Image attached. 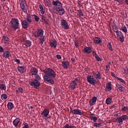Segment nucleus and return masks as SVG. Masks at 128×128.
I'll use <instances>...</instances> for the list:
<instances>
[{
  "label": "nucleus",
  "instance_id": "nucleus-49",
  "mask_svg": "<svg viewBox=\"0 0 128 128\" xmlns=\"http://www.w3.org/2000/svg\"><path fill=\"white\" fill-rule=\"evenodd\" d=\"M63 128H70V124H66L64 127Z\"/></svg>",
  "mask_w": 128,
  "mask_h": 128
},
{
  "label": "nucleus",
  "instance_id": "nucleus-17",
  "mask_svg": "<svg viewBox=\"0 0 128 128\" xmlns=\"http://www.w3.org/2000/svg\"><path fill=\"white\" fill-rule=\"evenodd\" d=\"M58 45V42H56V40H54L52 42H50V46L52 48H56V46Z\"/></svg>",
  "mask_w": 128,
  "mask_h": 128
},
{
  "label": "nucleus",
  "instance_id": "nucleus-11",
  "mask_svg": "<svg viewBox=\"0 0 128 128\" xmlns=\"http://www.w3.org/2000/svg\"><path fill=\"white\" fill-rule=\"evenodd\" d=\"M116 34L121 42H124V36L121 31H117Z\"/></svg>",
  "mask_w": 128,
  "mask_h": 128
},
{
  "label": "nucleus",
  "instance_id": "nucleus-33",
  "mask_svg": "<svg viewBox=\"0 0 128 128\" xmlns=\"http://www.w3.org/2000/svg\"><path fill=\"white\" fill-rule=\"evenodd\" d=\"M116 80H119V82H122V84H124V86H126V83L125 82V81H124L123 80L122 78L117 77Z\"/></svg>",
  "mask_w": 128,
  "mask_h": 128
},
{
  "label": "nucleus",
  "instance_id": "nucleus-28",
  "mask_svg": "<svg viewBox=\"0 0 128 128\" xmlns=\"http://www.w3.org/2000/svg\"><path fill=\"white\" fill-rule=\"evenodd\" d=\"M18 70L20 72H24V70H26V67L24 66H19L18 67Z\"/></svg>",
  "mask_w": 128,
  "mask_h": 128
},
{
  "label": "nucleus",
  "instance_id": "nucleus-43",
  "mask_svg": "<svg viewBox=\"0 0 128 128\" xmlns=\"http://www.w3.org/2000/svg\"><path fill=\"white\" fill-rule=\"evenodd\" d=\"M44 40H46V39H44V36H42L40 39V44H44Z\"/></svg>",
  "mask_w": 128,
  "mask_h": 128
},
{
  "label": "nucleus",
  "instance_id": "nucleus-54",
  "mask_svg": "<svg viewBox=\"0 0 128 128\" xmlns=\"http://www.w3.org/2000/svg\"><path fill=\"white\" fill-rule=\"evenodd\" d=\"M15 62H17V64H20V60L18 59H15Z\"/></svg>",
  "mask_w": 128,
  "mask_h": 128
},
{
  "label": "nucleus",
  "instance_id": "nucleus-46",
  "mask_svg": "<svg viewBox=\"0 0 128 128\" xmlns=\"http://www.w3.org/2000/svg\"><path fill=\"white\" fill-rule=\"evenodd\" d=\"M128 110V106H124L122 109V112H126V110Z\"/></svg>",
  "mask_w": 128,
  "mask_h": 128
},
{
  "label": "nucleus",
  "instance_id": "nucleus-50",
  "mask_svg": "<svg viewBox=\"0 0 128 128\" xmlns=\"http://www.w3.org/2000/svg\"><path fill=\"white\" fill-rule=\"evenodd\" d=\"M23 128H28V124L26 123L24 124Z\"/></svg>",
  "mask_w": 128,
  "mask_h": 128
},
{
  "label": "nucleus",
  "instance_id": "nucleus-25",
  "mask_svg": "<svg viewBox=\"0 0 128 128\" xmlns=\"http://www.w3.org/2000/svg\"><path fill=\"white\" fill-rule=\"evenodd\" d=\"M20 122V118H16L13 121V124L16 127L18 126V122Z\"/></svg>",
  "mask_w": 128,
  "mask_h": 128
},
{
  "label": "nucleus",
  "instance_id": "nucleus-36",
  "mask_svg": "<svg viewBox=\"0 0 128 128\" xmlns=\"http://www.w3.org/2000/svg\"><path fill=\"white\" fill-rule=\"evenodd\" d=\"M1 98H2V100H6V98H8V94H2L1 95Z\"/></svg>",
  "mask_w": 128,
  "mask_h": 128
},
{
  "label": "nucleus",
  "instance_id": "nucleus-1",
  "mask_svg": "<svg viewBox=\"0 0 128 128\" xmlns=\"http://www.w3.org/2000/svg\"><path fill=\"white\" fill-rule=\"evenodd\" d=\"M43 72L45 74L44 76V80L51 84H54V82L52 78H54L56 76V74L54 70L50 68H48L46 70H43Z\"/></svg>",
  "mask_w": 128,
  "mask_h": 128
},
{
  "label": "nucleus",
  "instance_id": "nucleus-32",
  "mask_svg": "<svg viewBox=\"0 0 128 128\" xmlns=\"http://www.w3.org/2000/svg\"><path fill=\"white\" fill-rule=\"evenodd\" d=\"M16 92L17 94H22L24 92V89L22 88H19L16 90Z\"/></svg>",
  "mask_w": 128,
  "mask_h": 128
},
{
  "label": "nucleus",
  "instance_id": "nucleus-59",
  "mask_svg": "<svg viewBox=\"0 0 128 128\" xmlns=\"http://www.w3.org/2000/svg\"><path fill=\"white\" fill-rule=\"evenodd\" d=\"M112 76H113V78H116V74L114 72L111 73Z\"/></svg>",
  "mask_w": 128,
  "mask_h": 128
},
{
  "label": "nucleus",
  "instance_id": "nucleus-57",
  "mask_svg": "<svg viewBox=\"0 0 128 128\" xmlns=\"http://www.w3.org/2000/svg\"><path fill=\"white\" fill-rule=\"evenodd\" d=\"M70 128H76V127L74 125L70 124Z\"/></svg>",
  "mask_w": 128,
  "mask_h": 128
},
{
  "label": "nucleus",
  "instance_id": "nucleus-26",
  "mask_svg": "<svg viewBox=\"0 0 128 128\" xmlns=\"http://www.w3.org/2000/svg\"><path fill=\"white\" fill-rule=\"evenodd\" d=\"M94 44H102V39L98 37H95V38L94 39Z\"/></svg>",
  "mask_w": 128,
  "mask_h": 128
},
{
  "label": "nucleus",
  "instance_id": "nucleus-39",
  "mask_svg": "<svg viewBox=\"0 0 128 128\" xmlns=\"http://www.w3.org/2000/svg\"><path fill=\"white\" fill-rule=\"evenodd\" d=\"M91 120H93L94 123L96 122V120H98V118L96 116H92L90 118Z\"/></svg>",
  "mask_w": 128,
  "mask_h": 128
},
{
  "label": "nucleus",
  "instance_id": "nucleus-5",
  "mask_svg": "<svg viewBox=\"0 0 128 128\" xmlns=\"http://www.w3.org/2000/svg\"><path fill=\"white\" fill-rule=\"evenodd\" d=\"M60 27L62 30H68L70 28V25H68V23L66 20L63 19L60 21Z\"/></svg>",
  "mask_w": 128,
  "mask_h": 128
},
{
  "label": "nucleus",
  "instance_id": "nucleus-52",
  "mask_svg": "<svg viewBox=\"0 0 128 128\" xmlns=\"http://www.w3.org/2000/svg\"><path fill=\"white\" fill-rule=\"evenodd\" d=\"M44 2H46V4H50V0H44Z\"/></svg>",
  "mask_w": 128,
  "mask_h": 128
},
{
  "label": "nucleus",
  "instance_id": "nucleus-35",
  "mask_svg": "<svg viewBox=\"0 0 128 128\" xmlns=\"http://www.w3.org/2000/svg\"><path fill=\"white\" fill-rule=\"evenodd\" d=\"M107 46H108L109 50H111V52H112L114 50V49L112 48V43L109 42Z\"/></svg>",
  "mask_w": 128,
  "mask_h": 128
},
{
  "label": "nucleus",
  "instance_id": "nucleus-37",
  "mask_svg": "<svg viewBox=\"0 0 128 128\" xmlns=\"http://www.w3.org/2000/svg\"><path fill=\"white\" fill-rule=\"evenodd\" d=\"M123 74H128V66H126L123 70Z\"/></svg>",
  "mask_w": 128,
  "mask_h": 128
},
{
  "label": "nucleus",
  "instance_id": "nucleus-51",
  "mask_svg": "<svg viewBox=\"0 0 128 128\" xmlns=\"http://www.w3.org/2000/svg\"><path fill=\"white\" fill-rule=\"evenodd\" d=\"M4 52V48L2 47V46H0V52L2 53Z\"/></svg>",
  "mask_w": 128,
  "mask_h": 128
},
{
  "label": "nucleus",
  "instance_id": "nucleus-44",
  "mask_svg": "<svg viewBox=\"0 0 128 128\" xmlns=\"http://www.w3.org/2000/svg\"><path fill=\"white\" fill-rule=\"evenodd\" d=\"M95 58L98 62H102V59L100 58L98 54L95 56Z\"/></svg>",
  "mask_w": 128,
  "mask_h": 128
},
{
  "label": "nucleus",
  "instance_id": "nucleus-63",
  "mask_svg": "<svg viewBox=\"0 0 128 128\" xmlns=\"http://www.w3.org/2000/svg\"><path fill=\"white\" fill-rule=\"evenodd\" d=\"M106 70H108V65H106Z\"/></svg>",
  "mask_w": 128,
  "mask_h": 128
},
{
  "label": "nucleus",
  "instance_id": "nucleus-4",
  "mask_svg": "<svg viewBox=\"0 0 128 128\" xmlns=\"http://www.w3.org/2000/svg\"><path fill=\"white\" fill-rule=\"evenodd\" d=\"M128 120V115L124 114L122 116L117 118L116 122L118 124H124V120Z\"/></svg>",
  "mask_w": 128,
  "mask_h": 128
},
{
  "label": "nucleus",
  "instance_id": "nucleus-64",
  "mask_svg": "<svg viewBox=\"0 0 128 128\" xmlns=\"http://www.w3.org/2000/svg\"><path fill=\"white\" fill-rule=\"evenodd\" d=\"M120 113L119 112V113H118L117 114H116V116H118V114H120Z\"/></svg>",
  "mask_w": 128,
  "mask_h": 128
},
{
  "label": "nucleus",
  "instance_id": "nucleus-23",
  "mask_svg": "<svg viewBox=\"0 0 128 128\" xmlns=\"http://www.w3.org/2000/svg\"><path fill=\"white\" fill-rule=\"evenodd\" d=\"M83 52L86 54H90V52H92V48L86 47L84 48Z\"/></svg>",
  "mask_w": 128,
  "mask_h": 128
},
{
  "label": "nucleus",
  "instance_id": "nucleus-27",
  "mask_svg": "<svg viewBox=\"0 0 128 128\" xmlns=\"http://www.w3.org/2000/svg\"><path fill=\"white\" fill-rule=\"evenodd\" d=\"M120 30L123 32H124V34H126V32H128V28L125 25L122 24V27L120 28Z\"/></svg>",
  "mask_w": 128,
  "mask_h": 128
},
{
  "label": "nucleus",
  "instance_id": "nucleus-15",
  "mask_svg": "<svg viewBox=\"0 0 128 128\" xmlns=\"http://www.w3.org/2000/svg\"><path fill=\"white\" fill-rule=\"evenodd\" d=\"M38 72V69H36V68H32L31 69L30 74H32V76H36Z\"/></svg>",
  "mask_w": 128,
  "mask_h": 128
},
{
  "label": "nucleus",
  "instance_id": "nucleus-2",
  "mask_svg": "<svg viewBox=\"0 0 128 128\" xmlns=\"http://www.w3.org/2000/svg\"><path fill=\"white\" fill-rule=\"evenodd\" d=\"M52 4L53 6H55L54 7V10L56 14H59V16H62L64 12H66V10L62 6V2H60V1L56 0H53L52 2Z\"/></svg>",
  "mask_w": 128,
  "mask_h": 128
},
{
  "label": "nucleus",
  "instance_id": "nucleus-60",
  "mask_svg": "<svg viewBox=\"0 0 128 128\" xmlns=\"http://www.w3.org/2000/svg\"><path fill=\"white\" fill-rule=\"evenodd\" d=\"M75 46H78V42H75Z\"/></svg>",
  "mask_w": 128,
  "mask_h": 128
},
{
  "label": "nucleus",
  "instance_id": "nucleus-45",
  "mask_svg": "<svg viewBox=\"0 0 128 128\" xmlns=\"http://www.w3.org/2000/svg\"><path fill=\"white\" fill-rule=\"evenodd\" d=\"M2 38L5 42H8L9 39H8V36H4Z\"/></svg>",
  "mask_w": 128,
  "mask_h": 128
},
{
  "label": "nucleus",
  "instance_id": "nucleus-31",
  "mask_svg": "<svg viewBox=\"0 0 128 128\" xmlns=\"http://www.w3.org/2000/svg\"><path fill=\"white\" fill-rule=\"evenodd\" d=\"M0 90H6V86L4 84H0Z\"/></svg>",
  "mask_w": 128,
  "mask_h": 128
},
{
  "label": "nucleus",
  "instance_id": "nucleus-7",
  "mask_svg": "<svg viewBox=\"0 0 128 128\" xmlns=\"http://www.w3.org/2000/svg\"><path fill=\"white\" fill-rule=\"evenodd\" d=\"M20 8L24 12H28V6H26V0H20Z\"/></svg>",
  "mask_w": 128,
  "mask_h": 128
},
{
  "label": "nucleus",
  "instance_id": "nucleus-6",
  "mask_svg": "<svg viewBox=\"0 0 128 128\" xmlns=\"http://www.w3.org/2000/svg\"><path fill=\"white\" fill-rule=\"evenodd\" d=\"M80 82V77H77L76 78L74 81L71 82L70 84V89L72 90L76 88V84L78 82Z\"/></svg>",
  "mask_w": 128,
  "mask_h": 128
},
{
  "label": "nucleus",
  "instance_id": "nucleus-34",
  "mask_svg": "<svg viewBox=\"0 0 128 128\" xmlns=\"http://www.w3.org/2000/svg\"><path fill=\"white\" fill-rule=\"evenodd\" d=\"M112 99L110 98H108L106 100V104H112Z\"/></svg>",
  "mask_w": 128,
  "mask_h": 128
},
{
  "label": "nucleus",
  "instance_id": "nucleus-18",
  "mask_svg": "<svg viewBox=\"0 0 128 128\" xmlns=\"http://www.w3.org/2000/svg\"><path fill=\"white\" fill-rule=\"evenodd\" d=\"M112 90V82H108L106 84V92H110Z\"/></svg>",
  "mask_w": 128,
  "mask_h": 128
},
{
  "label": "nucleus",
  "instance_id": "nucleus-41",
  "mask_svg": "<svg viewBox=\"0 0 128 128\" xmlns=\"http://www.w3.org/2000/svg\"><path fill=\"white\" fill-rule=\"evenodd\" d=\"M33 16H34L35 22H38L40 20V18L36 14H33Z\"/></svg>",
  "mask_w": 128,
  "mask_h": 128
},
{
  "label": "nucleus",
  "instance_id": "nucleus-29",
  "mask_svg": "<svg viewBox=\"0 0 128 128\" xmlns=\"http://www.w3.org/2000/svg\"><path fill=\"white\" fill-rule=\"evenodd\" d=\"M39 8L40 10V12L42 14H44V6H42V5L40 4L39 5Z\"/></svg>",
  "mask_w": 128,
  "mask_h": 128
},
{
  "label": "nucleus",
  "instance_id": "nucleus-47",
  "mask_svg": "<svg viewBox=\"0 0 128 128\" xmlns=\"http://www.w3.org/2000/svg\"><path fill=\"white\" fill-rule=\"evenodd\" d=\"M112 30L114 32H116V34L117 32H120V30H118V28L116 27H113Z\"/></svg>",
  "mask_w": 128,
  "mask_h": 128
},
{
  "label": "nucleus",
  "instance_id": "nucleus-48",
  "mask_svg": "<svg viewBox=\"0 0 128 128\" xmlns=\"http://www.w3.org/2000/svg\"><path fill=\"white\" fill-rule=\"evenodd\" d=\"M35 76V78H36V80H40V76L36 74V75H34Z\"/></svg>",
  "mask_w": 128,
  "mask_h": 128
},
{
  "label": "nucleus",
  "instance_id": "nucleus-55",
  "mask_svg": "<svg viewBox=\"0 0 128 128\" xmlns=\"http://www.w3.org/2000/svg\"><path fill=\"white\" fill-rule=\"evenodd\" d=\"M56 56H57V58L58 59V60H60V58H62V56L60 54H57L56 55Z\"/></svg>",
  "mask_w": 128,
  "mask_h": 128
},
{
  "label": "nucleus",
  "instance_id": "nucleus-21",
  "mask_svg": "<svg viewBox=\"0 0 128 128\" xmlns=\"http://www.w3.org/2000/svg\"><path fill=\"white\" fill-rule=\"evenodd\" d=\"M10 52L9 51H6L2 54L3 57L5 58H10Z\"/></svg>",
  "mask_w": 128,
  "mask_h": 128
},
{
  "label": "nucleus",
  "instance_id": "nucleus-40",
  "mask_svg": "<svg viewBox=\"0 0 128 128\" xmlns=\"http://www.w3.org/2000/svg\"><path fill=\"white\" fill-rule=\"evenodd\" d=\"M96 78H98V80H102V76L100 73L99 72H98V73L96 74Z\"/></svg>",
  "mask_w": 128,
  "mask_h": 128
},
{
  "label": "nucleus",
  "instance_id": "nucleus-13",
  "mask_svg": "<svg viewBox=\"0 0 128 128\" xmlns=\"http://www.w3.org/2000/svg\"><path fill=\"white\" fill-rule=\"evenodd\" d=\"M71 112H72L73 114H77L78 116H82V110L78 109H71Z\"/></svg>",
  "mask_w": 128,
  "mask_h": 128
},
{
  "label": "nucleus",
  "instance_id": "nucleus-56",
  "mask_svg": "<svg viewBox=\"0 0 128 128\" xmlns=\"http://www.w3.org/2000/svg\"><path fill=\"white\" fill-rule=\"evenodd\" d=\"M78 16H84L82 14V12H79Z\"/></svg>",
  "mask_w": 128,
  "mask_h": 128
},
{
  "label": "nucleus",
  "instance_id": "nucleus-53",
  "mask_svg": "<svg viewBox=\"0 0 128 128\" xmlns=\"http://www.w3.org/2000/svg\"><path fill=\"white\" fill-rule=\"evenodd\" d=\"M92 54H93L94 56H97V55H98V54H96V51H94V50H93V51L92 52Z\"/></svg>",
  "mask_w": 128,
  "mask_h": 128
},
{
  "label": "nucleus",
  "instance_id": "nucleus-3",
  "mask_svg": "<svg viewBox=\"0 0 128 128\" xmlns=\"http://www.w3.org/2000/svg\"><path fill=\"white\" fill-rule=\"evenodd\" d=\"M11 26L13 28L18 30V26H20V22L16 18H12L10 20Z\"/></svg>",
  "mask_w": 128,
  "mask_h": 128
},
{
  "label": "nucleus",
  "instance_id": "nucleus-14",
  "mask_svg": "<svg viewBox=\"0 0 128 128\" xmlns=\"http://www.w3.org/2000/svg\"><path fill=\"white\" fill-rule=\"evenodd\" d=\"M32 46V42L30 40H27L25 41L24 43L23 44V48H30Z\"/></svg>",
  "mask_w": 128,
  "mask_h": 128
},
{
  "label": "nucleus",
  "instance_id": "nucleus-62",
  "mask_svg": "<svg viewBox=\"0 0 128 128\" xmlns=\"http://www.w3.org/2000/svg\"><path fill=\"white\" fill-rule=\"evenodd\" d=\"M34 108V106H30V108L31 110H32V108Z\"/></svg>",
  "mask_w": 128,
  "mask_h": 128
},
{
  "label": "nucleus",
  "instance_id": "nucleus-24",
  "mask_svg": "<svg viewBox=\"0 0 128 128\" xmlns=\"http://www.w3.org/2000/svg\"><path fill=\"white\" fill-rule=\"evenodd\" d=\"M116 88L119 92H124V86L120 84H116Z\"/></svg>",
  "mask_w": 128,
  "mask_h": 128
},
{
  "label": "nucleus",
  "instance_id": "nucleus-20",
  "mask_svg": "<svg viewBox=\"0 0 128 128\" xmlns=\"http://www.w3.org/2000/svg\"><path fill=\"white\" fill-rule=\"evenodd\" d=\"M62 66L64 68H68V66H70V63L68 61H62Z\"/></svg>",
  "mask_w": 128,
  "mask_h": 128
},
{
  "label": "nucleus",
  "instance_id": "nucleus-30",
  "mask_svg": "<svg viewBox=\"0 0 128 128\" xmlns=\"http://www.w3.org/2000/svg\"><path fill=\"white\" fill-rule=\"evenodd\" d=\"M8 110H12L14 108V104L12 102H8Z\"/></svg>",
  "mask_w": 128,
  "mask_h": 128
},
{
  "label": "nucleus",
  "instance_id": "nucleus-12",
  "mask_svg": "<svg viewBox=\"0 0 128 128\" xmlns=\"http://www.w3.org/2000/svg\"><path fill=\"white\" fill-rule=\"evenodd\" d=\"M48 114H50V110L48 109H44L42 112L41 113V115L42 118H49L48 117Z\"/></svg>",
  "mask_w": 128,
  "mask_h": 128
},
{
  "label": "nucleus",
  "instance_id": "nucleus-10",
  "mask_svg": "<svg viewBox=\"0 0 128 128\" xmlns=\"http://www.w3.org/2000/svg\"><path fill=\"white\" fill-rule=\"evenodd\" d=\"M30 84L32 86H34L35 88H38L40 86V82L38 80H35L33 82H30Z\"/></svg>",
  "mask_w": 128,
  "mask_h": 128
},
{
  "label": "nucleus",
  "instance_id": "nucleus-16",
  "mask_svg": "<svg viewBox=\"0 0 128 128\" xmlns=\"http://www.w3.org/2000/svg\"><path fill=\"white\" fill-rule=\"evenodd\" d=\"M29 24H30L28 23L26 20H23L22 22V26L23 28H28Z\"/></svg>",
  "mask_w": 128,
  "mask_h": 128
},
{
  "label": "nucleus",
  "instance_id": "nucleus-61",
  "mask_svg": "<svg viewBox=\"0 0 128 128\" xmlns=\"http://www.w3.org/2000/svg\"><path fill=\"white\" fill-rule=\"evenodd\" d=\"M71 60H72V62H76V60L74 58H71Z\"/></svg>",
  "mask_w": 128,
  "mask_h": 128
},
{
  "label": "nucleus",
  "instance_id": "nucleus-9",
  "mask_svg": "<svg viewBox=\"0 0 128 128\" xmlns=\"http://www.w3.org/2000/svg\"><path fill=\"white\" fill-rule=\"evenodd\" d=\"M86 80L88 84L92 85L94 84L96 82V79H94V77L91 75H88L86 76Z\"/></svg>",
  "mask_w": 128,
  "mask_h": 128
},
{
  "label": "nucleus",
  "instance_id": "nucleus-8",
  "mask_svg": "<svg viewBox=\"0 0 128 128\" xmlns=\"http://www.w3.org/2000/svg\"><path fill=\"white\" fill-rule=\"evenodd\" d=\"M33 36L34 38H42L44 36V30L40 28L38 29L33 33Z\"/></svg>",
  "mask_w": 128,
  "mask_h": 128
},
{
  "label": "nucleus",
  "instance_id": "nucleus-19",
  "mask_svg": "<svg viewBox=\"0 0 128 128\" xmlns=\"http://www.w3.org/2000/svg\"><path fill=\"white\" fill-rule=\"evenodd\" d=\"M26 20L27 22L29 23L30 24L32 22V17L30 15L27 14L26 17Z\"/></svg>",
  "mask_w": 128,
  "mask_h": 128
},
{
  "label": "nucleus",
  "instance_id": "nucleus-38",
  "mask_svg": "<svg viewBox=\"0 0 128 128\" xmlns=\"http://www.w3.org/2000/svg\"><path fill=\"white\" fill-rule=\"evenodd\" d=\"M102 126V123H96V122L95 123H94L93 124V126H95V128H100V126Z\"/></svg>",
  "mask_w": 128,
  "mask_h": 128
},
{
  "label": "nucleus",
  "instance_id": "nucleus-22",
  "mask_svg": "<svg viewBox=\"0 0 128 128\" xmlns=\"http://www.w3.org/2000/svg\"><path fill=\"white\" fill-rule=\"evenodd\" d=\"M96 100H98V98L96 96H94L92 98V100H91L90 101V106H94V104H96Z\"/></svg>",
  "mask_w": 128,
  "mask_h": 128
},
{
  "label": "nucleus",
  "instance_id": "nucleus-42",
  "mask_svg": "<svg viewBox=\"0 0 128 128\" xmlns=\"http://www.w3.org/2000/svg\"><path fill=\"white\" fill-rule=\"evenodd\" d=\"M115 2H117L119 4H122L124 2V0H114Z\"/></svg>",
  "mask_w": 128,
  "mask_h": 128
},
{
  "label": "nucleus",
  "instance_id": "nucleus-58",
  "mask_svg": "<svg viewBox=\"0 0 128 128\" xmlns=\"http://www.w3.org/2000/svg\"><path fill=\"white\" fill-rule=\"evenodd\" d=\"M48 16L49 20H52V16H50V14H48Z\"/></svg>",
  "mask_w": 128,
  "mask_h": 128
}]
</instances>
